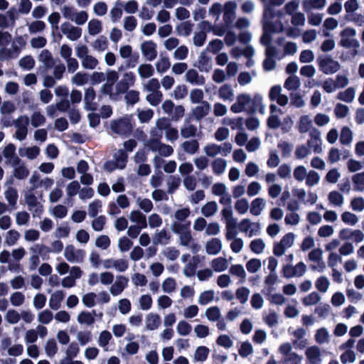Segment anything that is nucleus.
Listing matches in <instances>:
<instances>
[{
  "label": "nucleus",
  "instance_id": "nucleus-20",
  "mask_svg": "<svg viewBox=\"0 0 364 364\" xmlns=\"http://www.w3.org/2000/svg\"><path fill=\"white\" fill-rule=\"evenodd\" d=\"M12 183L13 179L11 178H10V180H7L5 182L4 186H7V188L4 191V195L6 200L8 203V205L11 206L12 208L16 209L17 201L18 199V193L17 189L11 186Z\"/></svg>",
  "mask_w": 364,
  "mask_h": 364
},
{
  "label": "nucleus",
  "instance_id": "nucleus-56",
  "mask_svg": "<svg viewBox=\"0 0 364 364\" xmlns=\"http://www.w3.org/2000/svg\"><path fill=\"white\" fill-rule=\"evenodd\" d=\"M181 147L186 154L193 155L199 149V142L196 139L186 140L181 144Z\"/></svg>",
  "mask_w": 364,
  "mask_h": 364
},
{
  "label": "nucleus",
  "instance_id": "nucleus-62",
  "mask_svg": "<svg viewBox=\"0 0 364 364\" xmlns=\"http://www.w3.org/2000/svg\"><path fill=\"white\" fill-rule=\"evenodd\" d=\"M193 26V23L188 21H183L176 26V31L178 35L187 37L191 33Z\"/></svg>",
  "mask_w": 364,
  "mask_h": 364
},
{
  "label": "nucleus",
  "instance_id": "nucleus-39",
  "mask_svg": "<svg viewBox=\"0 0 364 364\" xmlns=\"http://www.w3.org/2000/svg\"><path fill=\"white\" fill-rule=\"evenodd\" d=\"M161 323V317L156 313H149L145 317V328L147 331H155Z\"/></svg>",
  "mask_w": 364,
  "mask_h": 364
},
{
  "label": "nucleus",
  "instance_id": "nucleus-13",
  "mask_svg": "<svg viewBox=\"0 0 364 364\" xmlns=\"http://www.w3.org/2000/svg\"><path fill=\"white\" fill-rule=\"evenodd\" d=\"M62 33L70 41H76L82 36V29L74 26L69 21H65L60 25Z\"/></svg>",
  "mask_w": 364,
  "mask_h": 364
},
{
  "label": "nucleus",
  "instance_id": "nucleus-22",
  "mask_svg": "<svg viewBox=\"0 0 364 364\" xmlns=\"http://www.w3.org/2000/svg\"><path fill=\"white\" fill-rule=\"evenodd\" d=\"M237 4L235 1H228L225 3L223 11V21L227 26H229L236 17Z\"/></svg>",
  "mask_w": 364,
  "mask_h": 364
},
{
  "label": "nucleus",
  "instance_id": "nucleus-32",
  "mask_svg": "<svg viewBox=\"0 0 364 364\" xmlns=\"http://www.w3.org/2000/svg\"><path fill=\"white\" fill-rule=\"evenodd\" d=\"M184 77L186 81L193 85L202 86L205 83V77L193 68L188 70Z\"/></svg>",
  "mask_w": 364,
  "mask_h": 364
},
{
  "label": "nucleus",
  "instance_id": "nucleus-52",
  "mask_svg": "<svg viewBox=\"0 0 364 364\" xmlns=\"http://www.w3.org/2000/svg\"><path fill=\"white\" fill-rule=\"evenodd\" d=\"M16 225L18 227H26L31 221V215L26 210L17 211L14 214Z\"/></svg>",
  "mask_w": 364,
  "mask_h": 364
},
{
  "label": "nucleus",
  "instance_id": "nucleus-48",
  "mask_svg": "<svg viewBox=\"0 0 364 364\" xmlns=\"http://www.w3.org/2000/svg\"><path fill=\"white\" fill-rule=\"evenodd\" d=\"M95 311H83L79 313L77 317V322L81 325L92 326L95 322Z\"/></svg>",
  "mask_w": 364,
  "mask_h": 364
},
{
  "label": "nucleus",
  "instance_id": "nucleus-2",
  "mask_svg": "<svg viewBox=\"0 0 364 364\" xmlns=\"http://www.w3.org/2000/svg\"><path fill=\"white\" fill-rule=\"evenodd\" d=\"M76 56L80 60L81 66L85 70H95L100 64L97 58L90 53L86 45H78L75 47Z\"/></svg>",
  "mask_w": 364,
  "mask_h": 364
},
{
  "label": "nucleus",
  "instance_id": "nucleus-38",
  "mask_svg": "<svg viewBox=\"0 0 364 364\" xmlns=\"http://www.w3.org/2000/svg\"><path fill=\"white\" fill-rule=\"evenodd\" d=\"M198 106L193 109L192 113L197 121H200L205 117L208 115L210 111V105L207 101L201 102Z\"/></svg>",
  "mask_w": 364,
  "mask_h": 364
},
{
  "label": "nucleus",
  "instance_id": "nucleus-28",
  "mask_svg": "<svg viewBox=\"0 0 364 364\" xmlns=\"http://www.w3.org/2000/svg\"><path fill=\"white\" fill-rule=\"evenodd\" d=\"M263 26H264V23H263ZM264 32L263 35L261 37L260 41L262 45L265 46L266 47L270 45L271 42V36L268 33V32H273V33H280L282 32L284 30V26L282 23L277 22L276 25L273 26L272 23V21H270V24L268 28L264 27Z\"/></svg>",
  "mask_w": 364,
  "mask_h": 364
},
{
  "label": "nucleus",
  "instance_id": "nucleus-36",
  "mask_svg": "<svg viewBox=\"0 0 364 364\" xmlns=\"http://www.w3.org/2000/svg\"><path fill=\"white\" fill-rule=\"evenodd\" d=\"M297 129L300 134L311 132L313 130V121L308 114L301 115L297 122Z\"/></svg>",
  "mask_w": 364,
  "mask_h": 364
},
{
  "label": "nucleus",
  "instance_id": "nucleus-14",
  "mask_svg": "<svg viewBox=\"0 0 364 364\" xmlns=\"http://www.w3.org/2000/svg\"><path fill=\"white\" fill-rule=\"evenodd\" d=\"M140 50L147 61H153L157 57V44L152 40H147L142 42L140 45Z\"/></svg>",
  "mask_w": 364,
  "mask_h": 364
},
{
  "label": "nucleus",
  "instance_id": "nucleus-34",
  "mask_svg": "<svg viewBox=\"0 0 364 364\" xmlns=\"http://www.w3.org/2000/svg\"><path fill=\"white\" fill-rule=\"evenodd\" d=\"M277 43L279 46L282 47L283 56L294 55L298 50V46L296 43L287 41L282 37L278 38Z\"/></svg>",
  "mask_w": 364,
  "mask_h": 364
},
{
  "label": "nucleus",
  "instance_id": "nucleus-49",
  "mask_svg": "<svg viewBox=\"0 0 364 364\" xmlns=\"http://www.w3.org/2000/svg\"><path fill=\"white\" fill-rule=\"evenodd\" d=\"M87 33L92 36L99 35L102 31V23L97 18H92L87 23Z\"/></svg>",
  "mask_w": 364,
  "mask_h": 364
},
{
  "label": "nucleus",
  "instance_id": "nucleus-27",
  "mask_svg": "<svg viewBox=\"0 0 364 364\" xmlns=\"http://www.w3.org/2000/svg\"><path fill=\"white\" fill-rule=\"evenodd\" d=\"M305 356L308 364H321L322 363L321 350L316 346L308 347L305 350Z\"/></svg>",
  "mask_w": 364,
  "mask_h": 364
},
{
  "label": "nucleus",
  "instance_id": "nucleus-23",
  "mask_svg": "<svg viewBox=\"0 0 364 364\" xmlns=\"http://www.w3.org/2000/svg\"><path fill=\"white\" fill-rule=\"evenodd\" d=\"M321 145V132L316 129H313L312 132L309 133V139L307 140L308 148L316 154H320L323 151Z\"/></svg>",
  "mask_w": 364,
  "mask_h": 364
},
{
  "label": "nucleus",
  "instance_id": "nucleus-50",
  "mask_svg": "<svg viewBox=\"0 0 364 364\" xmlns=\"http://www.w3.org/2000/svg\"><path fill=\"white\" fill-rule=\"evenodd\" d=\"M92 49L97 53H103L109 46V41L106 36H98L92 43Z\"/></svg>",
  "mask_w": 364,
  "mask_h": 364
},
{
  "label": "nucleus",
  "instance_id": "nucleus-47",
  "mask_svg": "<svg viewBox=\"0 0 364 364\" xmlns=\"http://www.w3.org/2000/svg\"><path fill=\"white\" fill-rule=\"evenodd\" d=\"M129 219L132 223H136V225L142 228H146L148 225L146 215L139 210L131 211L129 215Z\"/></svg>",
  "mask_w": 364,
  "mask_h": 364
},
{
  "label": "nucleus",
  "instance_id": "nucleus-37",
  "mask_svg": "<svg viewBox=\"0 0 364 364\" xmlns=\"http://www.w3.org/2000/svg\"><path fill=\"white\" fill-rule=\"evenodd\" d=\"M228 167V161L222 157L214 159L211 161V168L213 173L215 176H220L223 175Z\"/></svg>",
  "mask_w": 364,
  "mask_h": 364
},
{
  "label": "nucleus",
  "instance_id": "nucleus-17",
  "mask_svg": "<svg viewBox=\"0 0 364 364\" xmlns=\"http://www.w3.org/2000/svg\"><path fill=\"white\" fill-rule=\"evenodd\" d=\"M47 247L42 244L36 243L29 247V251L32 255L28 258V269L31 271H34L37 269L40 264L39 254L42 252Z\"/></svg>",
  "mask_w": 364,
  "mask_h": 364
},
{
  "label": "nucleus",
  "instance_id": "nucleus-3",
  "mask_svg": "<svg viewBox=\"0 0 364 364\" xmlns=\"http://www.w3.org/2000/svg\"><path fill=\"white\" fill-rule=\"evenodd\" d=\"M232 144L226 141L223 144L208 143L203 149V153L208 158H218L217 156H228L232 151Z\"/></svg>",
  "mask_w": 364,
  "mask_h": 364
},
{
  "label": "nucleus",
  "instance_id": "nucleus-59",
  "mask_svg": "<svg viewBox=\"0 0 364 364\" xmlns=\"http://www.w3.org/2000/svg\"><path fill=\"white\" fill-rule=\"evenodd\" d=\"M229 272L240 279V282L244 283L246 280L247 273L242 264H232L229 270Z\"/></svg>",
  "mask_w": 364,
  "mask_h": 364
},
{
  "label": "nucleus",
  "instance_id": "nucleus-57",
  "mask_svg": "<svg viewBox=\"0 0 364 364\" xmlns=\"http://www.w3.org/2000/svg\"><path fill=\"white\" fill-rule=\"evenodd\" d=\"M112 339V336L109 331L107 330L102 331L97 338V344L104 351H107L109 343Z\"/></svg>",
  "mask_w": 364,
  "mask_h": 364
},
{
  "label": "nucleus",
  "instance_id": "nucleus-30",
  "mask_svg": "<svg viewBox=\"0 0 364 364\" xmlns=\"http://www.w3.org/2000/svg\"><path fill=\"white\" fill-rule=\"evenodd\" d=\"M96 92L95 90L90 87L85 90L84 94V108L87 110L95 111L98 107V104L95 101Z\"/></svg>",
  "mask_w": 364,
  "mask_h": 364
},
{
  "label": "nucleus",
  "instance_id": "nucleus-40",
  "mask_svg": "<svg viewBox=\"0 0 364 364\" xmlns=\"http://www.w3.org/2000/svg\"><path fill=\"white\" fill-rule=\"evenodd\" d=\"M327 4V0H303L302 7L303 10L309 13L312 10H321Z\"/></svg>",
  "mask_w": 364,
  "mask_h": 364
},
{
  "label": "nucleus",
  "instance_id": "nucleus-63",
  "mask_svg": "<svg viewBox=\"0 0 364 364\" xmlns=\"http://www.w3.org/2000/svg\"><path fill=\"white\" fill-rule=\"evenodd\" d=\"M171 66V62L168 57L160 55L155 64L156 70L159 73L166 72Z\"/></svg>",
  "mask_w": 364,
  "mask_h": 364
},
{
  "label": "nucleus",
  "instance_id": "nucleus-1",
  "mask_svg": "<svg viewBox=\"0 0 364 364\" xmlns=\"http://www.w3.org/2000/svg\"><path fill=\"white\" fill-rule=\"evenodd\" d=\"M262 101V97L259 94L255 95L252 99L250 95L242 93L237 96L235 102L230 107V110L235 114L252 111L253 104H260Z\"/></svg>",
  "mask_w": 364,
  "mask_h": 364
},
{
  "label": "nucleus",
  "instance_id": "nucleus-7",
  "mask_svg": "<svg viewBox=\"0 0 364 364\" xmlns=\"http://www.w3.org/2000/svg\"><path fill=\"white\" fill-rule=\"evenodd\" d=\"M12 125L15 128L14 137L20 141L25 140L28 135L29 117L26 115H21L13 121Z\"/></svg>",
  "mask_w": 364,
  "mask_h": 364
},
{
  "label": "nucleus",
  "instance_id": "nucleus-21",
  "mask_svg": "<svg viewBox=\"0 0 364 364\" xmlns=\"http://www.w3.org/2000/svg\"><path fill=\"white\" fill-rule=\"evenodd\" d=\"M355 34L356 31L353 28H347L344 29L341 33V39L339 44L345 48L358 47L359 43L353 38Z\"/></svg>",
  "mask_w": 364,
  "mask_h": 364
},
{
  "label": "nucleus",
  "instance_id": "nucleus-16",
  "mask_svg": "<svg viewBox=\"0 0 364 364\" xmlns=\"http://www.w3.org/2000/svg\"><path fill=\"white\" fill-rule=\"evenodd\" d=\"M119 54L122 59L127 60V65L129 68L135 67L138 63L139 54L133 53L132 47L130 45L120 46Z\"/></svg>",
  "mask_w": 364,
  "mask_h": 364
},
{
  "label": "nucleus",
  "instance_id": "nucleus-43",
  "mask_svg": "<svg viewBox=\"0 0 364 364\" xmlns=\"http://www.w3.org/2000/svg\"><path fill=\"white\" fill-rule=\"evenodd\" d=\"M41 149L37 146L21 147L18 149L19 155L28 160L36 159L40 154Z\"/></svg>",
  "mask_w": 364,
  "mask_h": 364
},
{
  "label": "nucleus",
  "instance_id": "nucleus-5",
  "mask_svg": "<svg viewBox=\"0 0 364 364\" xmlns=\"http://www.w3.org/2000/svg\"><path fill=\"white\" fill-rule=\"evenodd\" d=\"M133 123L129 117H125L112 120L110 129L116 134L122 136H129L133 129Z\"/></svg>",
  "mask_w": 364,
  "mask_h": 364
},
{
  "label": "nucleus",
  "instance_id": "nucleus-46",
  "mask_svg": "<svg viewBox=\"0 0 364 364\" xmlns=\"http://www.w3.org/2000/svg\"><path fill=\"white\" fill-rule=\"evenodd\" d=\"M191 213V209L188 207L177 209L174 212V221L172 223L186 224L188 222L186 219L190 216Z\"/></svg>",
  "mask_w": 364,
  "mask_h": 364
},
{
  "label": "nucleus",
  "instance_id": "nucleus-33",
  "mask_svg": "<svg viewBox=\"0 0 364 364\" xmlns=\"http://www.w3.org/2000/svg\"><path fill=\"white\" fill-rule=\"evenodd\" d=\"M65 296V293L63 290H55L50 296L48 300V306L50 309L56 311L60 309L61 304Z\"/></svg>",
  "mask_w": 364,
  "mask_h": 364
},
{
  "label": "nucleus",
  "instance_id": "nucleus-25",
  "mask_svg": "<svg viewBox=\"0 0 364 364\" xmlns=\"http://www.w3.org/2000/svg\"><path fill=\"white\" fill-rule=\"evenodd\" d=\"M105 269H114L119 272H124L129 268V262L122 258L115 259L109 258L107 259L103 262Z\"/></svg>",
  "mask_w": 364,
  "mask_h": 364
},
{
  "label": "nucleus",
  "instance_id": "nucleus-31",
  "mask_svg": "<svg viewBox=\"0 0 364 364\" xmlns=\"http://www.w3.org/2000/svg\"><path fill=\"white\" fill-rule=\"evenodd\" d=\"M204 247L207 255H217L222 251L223 242L218 237H212L205 242Z\"/></svg>",
  "mask_w": 364,
  "mask_h": 364
},
{
  "label": "nucleus",
  "instance_id": "nucleus-6",
  "mask_svg": "<svg viewBox=\"0 0 364 364\" xmlns=\"http://www.w3.org/2000/svg\"><path fill=\"white\" fill-rule=\"evenodd\" d=\"M317 65L320 71L325 75H332L341 69L338 61L334 60L330 55H322L318 57Z\"/></svg>",
  "mask_w": 364,
  "mask_h": 364
},
{
  "label": "nucleus",
  "instance_id": "nucleus-9",
  "mask_svg": "<svg viewBox=\"0 0 364 364\" xmlns=\"http://www.w3.org/2000/svg\"><path fill=\"white\" fill-rule=\"evenodd\" d=\"M146 145L151 151L159 153L161 156L168 157L173 153V147L162 143L160 139H150L146 141Z\"/></svg>",
  "mask_w": 364,
  "mask_h": 364
},
{
  "label": "nucleus",
  "instance_id": "nucleus-51",
  "mask_svg": "<svg viewBox=\"0 0 364 364\" xmlns=\"http://www.w3.org/2000/svg\"><path fill=\"white\" fill-rule=\"evenodd\" d=\"M210 264L213 271L216 272H225L228 269L229 265L228 259L223 257L214 258Z\"/></svg>",
  "mask_w": 364,
  "mask_h": 364
},
{
  "label": "nucleus",
  "instance_id": "nucleus-42",
  "mask_svg": "<svg viewBox=\"0 0 364 364\" xmlns=\"http://www.w3.org/2000/svg\"><path fill=\"white\" fill-rule=\"evenodd\" d=\"M16 146L9 143L6 146H5L2 150V155L6 159V164L11 165L16 162V159L19 158L16 154Z\"/></svg>",
  "mask_w": 364,
  "mask_h": 364
},
{
  "label": "nucleus",
  "instance_id": "nucleus-4",
  "mask_svg": "<svg viewBox=\"0 0 364 364\" xmlns=\"http://www.w3.org/2000/svg\"><path fill=\"white\" fill-rule=\"evenodd\" d=\"M190 226V221H188L186 224L171 223V229L173 232L178 235L179 245L181 246L186 247L193 240Z\"/></svg>",
  "mask_w": 364,
  "mask_h": 364
},
{
  "label": "nucleus",
  "instance_id": "nucleus-45",
  "mask_svg": "<svg viewBox=\"0 0 364 364\" xmlns=\"http://www.w3.org/2000/svg\"><path fill=\"white\" fill-rule=\"evenodd\" d=\"M218 97L223 101H232L234 99V90L230 85L224 84L220 87L218 91Z\"/></svg>",
  "mask_w": 364,
  "mask_h": 364
},
{
  "label": "nucleus",
  "instance_id": "nucleus-64",
  "mask_svg": "<svg viewBox=\"0 0 364 364\" xmlns=\"http://www.w3.org/2000/svg\"><path fill=\"white\" fill-rule=\"evenodd\" d=\"M218 210L216 202L210 201L206 203L201 208V213L206 218L214 215Z\"/></svg>",
  "mask_w": 364,
  "mask_h": 364
},
{
  "label": "nucleus",
  "instance_id": "nucleus-10",
  "mask_svg": "<svg viewBox=\"0 0 364 364\" xmlns=\"http://www.w3.org/2000/svg\"><path fill=\"white\" fill-rule=\"evenodd\" d=\"M24 200L32 216L41 217L44 211L43 205L32 191H28L24 195Z\"/></svg>",
  "mask_w": 364,
  "mask_h": 364
},
{
  "label": "nucleus",
  "instance_id": "nucleus-35",
  "mask_svg": "<svg viewBox=\"0 0 364 364\" xmlns=\"http://www.w3.org/2000/svg\"><path fill=\"white\" fill-rule=\"evenodd\" d=\"M38 60L46 70L53 68L55 64V60L52 53L47 49H43L41 51L38 56Z\"/></svg>",
  "mask_w": 364,
  "mask_h": 364
},
{
  "label": "nucleus",
  "instance_id": "nucleus-44",
  "mask_svg": "<svg viewBox=\"0 0 364 364\" xmlns=\"http://www.w3.org/2000/svg\"><path fill=\"white\" fill-rule=\"evenodd\" d=\"M266 205L267 202L265 199L262 198H257L251 202L250 209V213L252 215L258 216L264 210Z\"/></svg>",
  "mask_w": 364,
  "mask_h": 364
},
{
  "label": "nucleus",
  "instance_id": "nucleus-8",
  "mask_svg": "<svg viewBox=\"0 0 364 364\" xmlns=\"http://www.w3.org/2000/svg\"><path fill=\"white\" fill-rule=\"evenodd\" d=\"M295 238L296 235L293 232H288L285 234L279 242L274 243V255L277 257H282L284 255L287 250L294 245Z\"/></svg>",
  "mask_w": 364,
  "mask_h": 364
},
{
  "label": "nucleus",
  "instance_id": "nucleus-29",
  "mask_svg": "<svg viewBox=\"0 0 364 364\" xmlns=\"http://www.w3.org/2000/svg\"><path fill=\"white\" fill-rule=\"evenodd\" d=\"M282 89L280 85L273 86L269 92V97L271 101H276L280 106H285L289 102V98L286 95L282 93Z\"/></svg>",
  "mask_w": 364,
  "mask_h": 364
},
{
  "label": "nucleus",
  "instance_id": "nucleus-53",
  "mask_svg": "<svg viewBox=\"0 0 364 364\" xmlns=\"http://www.w3.org/2000/svg\"><path fill=\"white\" fill-rule=\"evenodd\" d=\"M21 237L20 232L16 229L9 230L4 235V244L8 247H12L17 244Z\"/></svg>",
  "mask_w": 364,
  "mask_h": 364
},
{
  "label": "nucleus",
  "instance_id": "nucleus-26",
  "mask_svg": "<svg viewBox=\"0 0 364 364\" xmlns=\"http://www.w3.org/2000/svg\"><path fill=\"white\" fill-rule=\"evenodd\" d=\"M197 126L193 123L191 117H186L180 128V134L183 139H190L197 135Z\"/></svg>",
  "mask_w": 364,
  "mask_h": 364
},
{
  "label": "nucleus",
  "instance_id": "nucleus-54",
  "mask_svg": "<svg viewBox=\"0 0 364 364\" xmlns=\"http://www.w3.org/2000/svg\"><path fill=\"white\" fill-rule=\"evenodd\" d=\"M170 239L171 235L169 232L166 230L162 229L154 233L153 242L154 245H167Z\"/></svg>",
  "mask_w": 364,
  "mask_h": 364
},
{
  "label": "nucleus",
  "instance_id": "nucleus-11",
  "mask_svg": "<svg viewBox=\"0 0 364 364\" xmlns=\"http://www.w3.org/2000/svg\"><path fill=\"white\" fill-rule=\"evenodd\" d=\"M63 255L68 262L80 264L84 261L85 252L82 249L77 248L73 245H68L65 247Z\"/></svg>",
  "mask_w": 364,
  "mask_h": 364
},
{
  "label": "nucleus",
  "instance_id": "nucleus-18",
  "mask_svg": "<svg viewBox=\"0 0 364 364\" xmlns=\"http://www.w3.org/2000/svg\"><path fill=\"white\" fill-rule=\"evenodd\" d=\"M129 279L122 274H119L114 279L113 283L109 288V294L112 296H119L128 287Z\"/></svg>",
  "mask_w": 364,
  "mask_h": 364
},
{
  "label": "nucleus",
  "instance_id": "nucleus-41",
  "mask_svg": "<svg viewBox=\"0 0 364 364\" xmlns=\"http://www.w3.org/2000/svg\"><path fill=\"white\" fill-rule=\"evenodd\" d=\"M200 262L199 256H193L191 259L185 264L183 268V274L186 277H191L196 273L197 265Z\"/></svg>",
  "mask_w": 364,
  "mask_h": 364
},
{
  "label": "nucleus",
  "instance_id": "nucleus-61",
  "mask_svg": "<svg viewBox=\"0 0 364 364\" xmlns=\"http://www.w3.org/2000/svg\"><path fill=\"white\" fill-rule=\"evenodd\" d=\"M137 73L141 78L146 79L154 75V69L152 65L143 63L138 66Z\"/></svg>",
  "mask_w": 364,
  "mask_h": 364
},
{
  "label": "nucleus",
  "instance_id": "nucleus-58",
  "mask_svg": "<svg viewBox=\"0 0 364 364\" xmlns=\"http://www.w3.org/2000/svg\"><path fill=\"white\" fill-rule=\"evenodd\" d=\"M249 248L255 255H261L264 252L266 243L262 238H255L250 242Z\"/></svg>",
  "mask_w": 364,
  "mask_h": 364
},
{
  "label": "nucleus",
  "instance_id": "nucleus-55",
  "mask_svg": "<svg viewBox=\"0 0 364 364\" xmlns=\"http://www.w3.org/2000/svg\"><path fill=\"white\" fill-rule=\"evenodd\" d=\"M15 23V15L11 11L5 14H0V28L13 26Z\"/></svg>",
  "mask_w": 364,
  "mask_h": 364
},
{
  "label": "nucleus",
  "instance_id": "nucleus-15",
  "mask_svg": "<svg viewBox=\"0 0 364 364\" xmlns=\"http://www.w3.org/2000/svg\"><path fill=\"white\" fill-rule=\"evenodd\" d=\"M47 334V328L42 325H38L36 328L28 329L25 332L24 341L26 344H33L37 341L38 336L43 338Z\"/></svg>",
  "mask_w": 364,
  "mask_h": 364
},
{
  "label": "nucleus",
  "instance_id": "nucleus-60",
  "mask_svg": "<svg viewBox=\"0 0 364 364\" xmlns=\"http://www.w3.org/2000/svg\"><path fill=\"white\" fill-rule=\"evenodd\" d=\"M33 127L37 128L45 124L46 117L38 110L34 111L29 117V122Z\"/></svg>",
  "mask_w": 364,
  "mask_h": 364
},
{
  "label": "nucleus",
  "instance_id": "nucleus-24",
  "mask_svg": "<svg viewBox=\"0 0 364 364\" xmlns=\"http://www.w3.org/2000/svg\"><path fill=\"white\" fill-rule=\"evenodd\" d=\"M13 168V176L20 181L26 180L29 176V169L20 158L16 159V162L10 165Z\"/></svg>",
  "mask_w": 364,
  "mask_h": 364
},
{
  "label": "nucleus",
  "instance_id": "nucleus-12",
  "mask_svg": "<svg viewBox=\"0 0 364 364\" xmlns=\"http://www.w3.org/2000/svg\"><path fill=\"white\" fill-rule=\"evenodd\" d=\"M238 228L241 232L245 233L249 237L259 235L261 230L260 224L252 222L249 218L242 219L238 225Z\"/></svg>",
  "mask_w": 364,
  "mask_h": 364
},
{
  "label": "nucleus",
  "instance_id": "nucleus-19",
  "mask_svg": "<svg viewBox=\"0 0 364 364\" xmlns=\"http://www.w3.org/2000/svg\"><path fill=\"white\" fill-rule=\"evenodd\" d=\"M264 4L263 21L264 27L267 28L270 24V18L274 16V10L272 6H279L284 4L285 0H260Z\"/></svg>",
  "mask_w": 364,
  "mask_h": 364
}]
</instances>
